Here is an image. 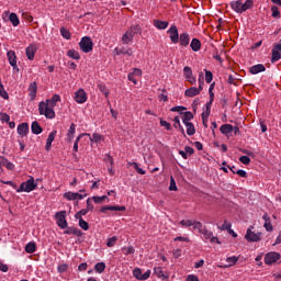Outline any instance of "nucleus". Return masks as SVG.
Masks as SVG:
<instances>
[{
    "instance_id": "4",
    "label": "nucleus",
    "mask_w": 281,
    "mask_h": 281,
    "mask_svg": "<svg viewBox=\"0 0 281 281\" xmlns=\"http://www.w3.org/2000/svg\"><path fill=\"white\" fill-rule=\"evenodd\" d=\"M79 47L83 54H89V52H93V41H91V37L85 36L79 42Z\"/></svg>"
},
{
    "instance_id": "26",
    "label": "nucleus",
    "mask_w": 281,
    "mask_h": 281,
    "mask_svg": "<svg viewBox=\"0 0 281 281\" xmlns=\"http://www.w3.org/2000/svg\"><path fill=\"white\" fill-rule=\"evenodd\" d=\"M200 93H201V92L199 91L198 88L191 87V88H189V89L186 90L184 95H186L187 98H194V95H199Z\"/></svg>"
},
{
    "instance_id": "1",
    "label": "nucleus",
    "mask_w": 281,
    "mask_h": 281,
    "mask_svg": "<svg viewBox=\"0 0 281 281\" xmlns=\"http://www.w3.org/2000/svg\"><path fill=\"white\" fill-rule=\"evenodd\" d=\"M57 102H60V95L58 94L53 95L52 99L46 100V102H41L38 104L40 115H45L48 120H54V117H56L54 108Z\"/></svg>"
},
{
    "instance_id": "6",
    "label": "nucleus",
    "mask_w": 281,
    "mask_h": 281,
    "mask_svg": "<svg viewBox=\"0 0 281 281\" xmlns=\"http://www.w3.org/2000/svg\"><path fill=\"white\" fill-rule=\"evenodd\" d=\"M58 227L67 229V211H60L55 214Z\"/></svg>"
},
{
    "instance_id": "15",
    "label": "nucleus",
    "mask_w": 281,
    "mask_h": 281,
    "mask_svg": "<svg viewBox=\"0 0 281 281\" xmlns=\"http://www.w3.org/2000/svg\"><path fill=\"white\" fill-rule=\"evenodd\" d=\"M183 76L186 80H188V82H190L191 85H196V77H194V75L192 74V68H190L189 66H186L183 68Z\"/></svg>"
},
{
    "instance_id": "61",
    "label": "nucleus",
    "mask_w": 281,
    "mask_h": 281,
    "mask_svg": "<svg viewBox=\"0 0 281 281\" xmlns=\"http://www.w3.org/2000/svg\"><path fill=\"white\" fill-rule=\"evenodd\" d=\"M124 56H133V48H122Z\"/></svg>"
},
{
    "instance_id": "3",
    "label": "nucleus",
    "mask_w": 281,
    "mask_h": 281,
    "mask_svg": "<svg viewBox=\"0 0 281 281\" xmlns=\"http://www.w3.org/2000/svg\"><path fill=\"white\" fill-rule=\"evenodd\" d=\"M139 25H132L128 31L125 32V34L122 36V43L123 45H128L130 43H133V38L135 37V34H139L140 32Z\"/></svg>"
},
{
    "instance_id": "22",
    "label": "nucleus",
    "mask_w": 281,
    "mask_h": 281,
    "mask_svg": "<svg viewBox=\"0 0 281 281\" xmlns=\"http://www.w3.org/2000/svg\"><path fill=\"white\" fill-rule=\"evenodd\" d=\"M266 67L262 64H258L255 66L250 67V74H252L254 76H256V74H262V71H266Z\"/></svg>"
},
{
    "instance_id": "27",
    "label": "nucleus",
    "mask_w": 281,
    "mask_h": 281,
    "mask_svg": "<svg viewBox=\"0 0 281 281\" xmlns=\"http://www.w3.org/2000/svg\"><path fill=\"white\" fill-rule=\"evenodd\" d=\"M76 136V124H70V127L67 133V142H74V137Z\"/></svg>"
},
{
    "instance_id": "63",
    "label": "nucleus",
    "mask_w": 281,
    "mask_h": 281,
    "mask_svg": "<svg viewBox=\"0 0 281 281\" xmlns=\"http://www.w3.org/2000/svg\"><path fill=\"white\" fill-rule=\"evenodd\" d=\"M0 120L1 122H10V115H8V113H1Z\"/></svg>"
},
{
    "instance_id": "31",
    "label": "nucleus",
    "mask_w": 281,
    "mask_h": 281,
    "mask_svg": "<svg viewBox=\"0 0 281 281\" xmlns=\"http://www.w3.org/2000/svg\"><path fill=\"white\" fill-rule=\"evenodd\" d=\"M9 21L12 23L13 27H18L19 23H21L16 13H10Z\"/></svg>"
},
{
    "instance_id": "58",
    "label": "nucleus",
    "mask_w": 281,
    "mask_h": 281,
    "mask_svg": "<svg viewBox=\"0 0 281 281\" xmlns=\"http://www.w3.org/2000/svg\"><path fill=\"white\" fill-rule=\"evenodd\" d=\"M131 74H133L135 78H142V69L134 68Z\"/></svg>"
},
{
    "instance_id": "11",
    "label": "nucleus",
    "mask_w": 281,
    "mask_h": 281,
    "mask_svg": "<svg viewBox=\"0 0 281 281\" xmlns=\"http://www.w3.org/2000/svg\"><path fill=\"white\" fill-rule=\"evenodd\" d=\"M261 236L262 233H254L251 228H248L245 238L246 240H248V243H258Z\"/></svg>"
},
{
    "instance_id": "37",
    "label": "nucleus",
    "mask_w": 281,
    "mask_h": 281,
    "mask_svg": "<svg viewBox=\"0 0 281 281\" xmlns=\"http://www.w3.org/2000/svg\"><path fill=\"white\" fill-rule=\"evenodd\" d=\"M193 117L194 115L192 114V112H184L182 117L183 124L190 123V120H192Z\"/></svg>"
},
{
    "instance_id": "52",
    "label": "nucleus",
    "mask_w": 281,
    "mask_h": 281,
    "mask_svg": "<svg viewBox=\"0 0 281 281\" xmlns=\"http://www.w3.org/2000/svg\"><path fill=\"white\" fill-rule=\"evenodd\" d=\"M88 212L89 211L87 209H82L75 215V218H82L83 216H87Z\"/></svg>"
},
{
    "instance_id": "40",
    "label": "nucleus",
    "mask_w": 281,
    "mask_h": 281,
    "mask_svg": "<svg viewBox=\"0 0 281 281\" xmlns=\"http://www.w3.org/2000/svg\"><path fill=\"white\" fill-rule=\"evenodd\" d=\"M218 229H221L222 232H225V229L227 232H233L232 224L227 223V221H224L223 225L218 226Z\"/></svg>"
},
{
    "instance_id": "38",
    "label": "nucleus",
    "mask_w": 281,
    "mask_h": 281,
    "mask_svg": "<svg viewBox=\"0 0 281 281\" xmlns=\"http://www.w3.org/2000/svg\"><path fill=\"white\" fill-rule=\"evenodd\" d=\"M0 97L3 98V100H8V98H10V95L8 94V91H5V88L1 82V79H0Z\"/></svg>"
},
{
    "instance_id": "57",
    "label": "nucleus",
    "mask_w": 281,
    "mask_h": 281,
    "mask_svg": "<svg viewBox=\"0 0 281 281\" xmlns=\"http://www.w3.org/2000/svg\"><path fill=\"white\" fill-rule=\"evenodd\" d=\"M98 88L101 91V93H103L105 95V98H109V91L106 90L105 86L99 85Z\"/></svg>"
},
{
    "instance_id": "33",
    "label": "nucleus",
    "mask_w": 281,
    "mask_h": 281,
    "mask_svg": "<svg viewBox=\"0 0 281 281\" xmlns=\"http://www.w3.org/2000/svg\"><path fill=\"white\" fill-rule=\"evenodd\" d=\"M67 56L69 58H72L74 60H80V53H78V50H76V49L68 50Z\"/></svg>"
},
{
    "instance_id": "34",
    "label": "nucleus",
    "mask_w": 281,
    "mask_h": 281,
    "mask_svg": "<svg viewBox=\"0 0 281 281\" xmlns=\"http://www.w3.org/2000/svg\"><path fill=\"white\" fill-rule=\"evenodd\" d=\"M105 269H106V265L104 262H98L94 266V270L97 271V273H104Z\"/></svg>"
},
{
    "instance_id": "18",
    "label": "nucleus",
    "mask_w": 281,
    "mask_h": 281,
    "mask_svg": "<svg viewBox=\"0 0 281 281\" xmlns=\"http://www.w3.org/2000/svg\"><path fill=\"white\" fill-rule=\"evenodd\" d=\"M88 139L91 142V144H100V142H104V136H102L100 133H93L92 136H88Z\"/></svg>"
},
{
    "instance_id": "55",
    "label": "nucleus",
    "mask_w": 281,
    "mask_h": 281,
    "mask_svg": "<svg viewBox=\"0 0 281 281\" xmlns=\"http://www.w3.org/2000/svg\"><path fill=\"white\" fill-rule=\"evenodd\" d=\"M160 126L166 127L167 131H172V125H170V123H168L167 121L160 119Z\"/></svg>"
},
{
    "instance_id": "9",
    "label": "nucleus",
    "mask_w": 281,
    "mask_h": 281,
    "mask_svg": "<svg viewBox=\"0 0 281 281\" xmlns=\"http://www.w3.org/2000/svg\"><path fill=\"white\" fill-rule=\"evenodd\" d=\"M280 258H281L280 252H276V251L268 252L265 256V263L273 265V262H278V260H280Z\"/></svg>"
},
{
    "instance_id": "59",
    "label": "nucleus",
    "mask_w": 281,
    "mask_h": 281,
    "mask_svg": "<svg viewBox=\"0 0 281 281\" xmlns=\"http://www.w3.org/2000/svg\"><path fill=\"white\" fill-rule=\"evenodd\" d=\"M91 199L92 198H88V200H87V207H86V210L88 212H93V203H91Z\"/></svg>"
},
{
    "instance_id": "29",
    "label": "nucleus",
    "mask_w": 281,
    "mask_h": 281,
    "mask_svg": "<svg viewBox=\"0 0 281 281\" xmlns=\"http://www.w3.org/2000/svg\"><path fill=\"white\" fill-rule=\"evenodd\" d=\"M154 25L157 30H166L169 25L168 21L155 20Z\"/></svg>"
},
{
    "instance_id": "50",
    "label": "nucleus",
    "mask_w": 281,
    "mask_h": 281,
    "mask_svg": "<svg viewBox=\"0 0 281 281\" xmlns=\"http://www.w3.org/2000/svg\"><path fill=\"white\" fill-rule=\"evenodd\" d=\"M239 161L244 164V166H249V164H251V159L248 156L239 157Z\"/></svg>"
},
{
    "instance_id": "56",
    "label": "nucleus",
    "mask_w": 281,
    "mask_h": 281,
    "mask_svg": "<svg viewBox=\"0 0 281 281\" xmlns=\"http://www.w3.org/2000/svg\"><path fill=\"white\" fill-rule=\"evenodd\" d=\"M271 12H272L273 19L280 18V11L278 10V7H272Z\"/></svg>"
},
{
    "instance_id": "19",
    "label": "nucleus",
    "mask_w": 281,
    "mask_h": 281,
    "mask_svg": "<svg viewBox=\"0 0 281 281\" xmlns=\"http://www.w3.org/2000/svg\"><path fill=\"white\" fill-rule=\"evenodd\" d=\"M38 90V87L36 86V81H33L30 83L29 87V95L31 100H36V91Z\"/></svg>"
},
{
    "instance_id": "14",
    "label": "nucleus",
    "mask_w": 281,
    "mask_h": 281,
    "mask_svg": "<svg viewBox=\"0 0 281 281\" xmlns=\"http://www.w3.org/2000/svg\"><path fill=\"white\" fill-rule=\"evenodd\" d=\"M36 52H38V45L37 44H30L25 48V54L29 60H34V56H36Z\"/></svg>"
},
{
    "instance_id": "28",
    "label": "nucleus",
    "mask_w": 281,
    "mask_h": 281,
    "mask_svg": "<svg viewBox=\"0 0 281 281\" xmlns=\"http://www.w3.org/2000/svg\"><path fill=\"white\" fill-rule=\"evenodd\" d=\"M31 131L34 133V135H41V133H43V127H41V124L35 121L31 125Z\"/></svg>"
},
{
    "instance_id": "2",
    "label": "nucleus",
    "mask_w": 281,
    "mask_h": 281,
    "mask_svg": "<svg viewBox=\"0 0 281 281\" xmlns=\"http://www.w3.org/2000/svg\"><path fill=\"white\" fill-rule=\"evenodd\" d=\"M231 8L237 14H243V12H247L250 8H254V0H246L245 3L236 0L231 2Z\"/></svg>"
},
{
    "instance_id": "17",
    "label": "nucleus",
    "mask_w": 281,
    "mask_h": 281,
    "mask_svg": "<svg viewBox=\"0 0 281 281\" xmlns=\"http://www.w3.org/2000/svg\"><path fill=\"white\" fill-rule=\"evenodd\" d=\"M8 61L13 67V69H16L19 71V66L16 65V53L14 50H9L7 53Z\"/></svg>"
},
{
    "instance_id": "39",
    "label": "nucleus",
    "mask_w": 281,
    "mask_h": 281,
    "mask_svg": "<svg viewBox=\"0 0 281 281\" xmlns=\"http://www.w3.org/2000/svg\"><path fill=\"white\" fill-rule=\"evenodd\" d=\"M25 251H26V254H34V251H36V244H34V243H29V244L25 246Z\"/></svg>"
},
{
    "instance_id": "45",
    "label": "nucleus",
    "mask_w": 281,
    "mask_h": 281,
    "mask_svg": "<svg viewBox=\"0 0 281 281\" xmlns=\"http://www.w3.org/2000/svg\"><path fill=\"white\" fill-rule=\"evenodd\" d=\"M122 251L125 256H131V254H135V248L133 246L122 248Z\"/></svg>"
},
{
    "instance_id": "48",
    "label": "nucleus",
    "mask_w": 281,
    "mask_h": 281,
    "mask_svg": "<svg viewBox=\"0 0 281 281\" xmlns=\"http://www.w3.org/2000/svg\"><path fill=\"white\" fill-rule=\"evenodd\" d=\"M213 78L214 76L212 75V71L205 70V82H207V85L212 82Z\"/></svg>"
},
{
    "instance_id": "46",
    "label": "nucleus",
    "mask_w": 281,
    "mask_h": 281,
    "mask_svg": "<svg viewBox=\"0 0 281 281\" xmlns=\"http://www.w3.org/2000/svg\"><path fill=\"white\" fill-rule=\"evenodd\" d=\"M281 54L278 49H272V63H277V60H280Z\"/></svg>"
},
{
    "instance_id": "13",
    "label": "nucleus",
    "mask_w": 281,
    "mask_h": 281,
    "mask_svg": "<svg viewBox=\"0 0 281 281\" xmlns=\"http://www.w3.org/2000/svg\"><path fill=\"white\" fill-rule=\"evenodd\" d=\"M74 99L77 102V104H85V102H87L88 100L87 92L85 91V89H79L77 92H75Z\"/></svg>"
},
{
    "instance_id": "24",
    "label": "nucleus",
    "mask_w": 281,
    "mask_h": 281,
    "mask_svg": "<svg viewBox=\"0 0 281 281\" xmlns=\"http://www.w3.org/2000/svg\"><path fill=\"white\" fill-rule=\"evenodd\" d=\"M56 134H57L56 131H53L49 133L48 138L46 140V146H45L46 150H52V143L54 142V139H56Z\"/></svg>"
},
{
    "instance_id": "44",
    "label": "nucleus",
    "mask_w": 281,
    "mask_h": 281,
    "mask_svg": "<svg viewBox=\"0 0 281 281\" xmlns=\"http://www.w3.org/2000/svg\"><path fill=\"white\" fill-rule=\"evenodd\" d=\"M77 220L79 221V227H81V229L87 232L89 229V223H87V221H85L83 218H77Z\"/></svg>"
},
{
    "instance_id": "47",
    "label": "nucleus",
    "mask_w": 281,
    "mask_h": 281,
    "mask_svg": "<svg viewBox=\"0 0 281 281\" xmlns=\"http://www.w3.org/2000/svg\"><path fill=\"white\" fill-rule=\"evenodd\" d=\"M169 190H170L171 192H177V182L175 181V178H173V177L170 178Z\"/></svg>"
},
{
    "instance_id": "32",
    "label": "nucleus",
    "mask_w": 281,
    "mask_h": 281,
    "mask_svg": "<svg viewBox=\"0 0 281 281\" xmlns=\"http://www.w3.org/2000/svg\"><path fill=\"white\" fill-rule=\"evenodd\" d=\"M190 47L193 52H199V49H201V41L193 38L190 44Z\"/></svg>"
},
{
    "instance_id": "12",
    "label": "nucleus",
    "mask_w": 281,
    "mask_h": 281,
    "mask_svg": "<svg viewBox=\"0 0 281 281\" xmlns=\"http://www.w3.org/2000/svg\"><path fill=\"white\" fill-rule=\"evenodd\" d=\"M200 234H202L203 238L205 240H210L211 243H220L217 237H214V234L203 227L198 229Z\"/></svg>"
},
{
    "instance_id": "10",
    "label": "nucleus",
    "mask_w": 281,
    "mask_h": 281,
    "mask_svg": "<svg viewBox=\"0 0 281 281\" xmlns=\"http://www.w3.org/2000/svg\"><path fill=\"white\" fill-rule=\"evenodd\" d=\"M167 33L169 34L171 43L177 45V43H179V30L177 29V25H171Z\"/></svg>"
},
{
    "instance_id": "7",
    "label": "nucleus",
    "mask_w": 281,
    "mask_h": 281,
    "mask_svg": "<svg viewBox=\"0 0 281 281\" xmlns=\"http://www.w3.org/2000/svg\"><path fill=\"white\" fill-rule=\"evenodd\" d=\"M86 196H87V193L81 194V193L71 192V191L64 193V199H66L67 201H82V199H86Z\"/></svg>"
},
{
    "instance_id": "53",
    "label": "nucleus",
    "mask_w": 281,
    "mask_h": 281,
    "mask_svg": "<svg viewBox=\"0 0 281 281\" xmlns=\"http://www.w3.org/2000/svg\"><path fill=\"white\" fill-rule=\"evenodd\" d=\"M132 166L136 170V172H138V175H146V171L139 168V165H137V162H133Z\"/></svg>"
},
{
    "instance_id": "43",
    "label": "nucleus",
    "mask_w": 281,
    "mask_h": 281,
    "mask_svg": "<svg viewBox=\"0 0 281 281\" xmlns=\"http://www.w3.org/2000/svg\"><path fill=\"white\" fill-rule=\"evenodd\" d=\"M92 201L94 203H104V201H109V198L106 195L102 196H92Z\"/></svg>"
},
{
    "instance_id": "51",
    "label": "nucleus",
    "mask_w": 281,
    "mask_h": 281,
    "mask_svg": "<svg viewBox=\"0 0 281 281\" xmlns=\"http://www.w3.org/2000/svg\"><path fill=\"white\" fill-rule=\"evenodd\" d=\"M173 126L175 128H180L181 131H183V127L181 126V120L179 119V116H176L173 119Z\"/></svg>"
},
{
    "instance_id": "16",
    "label": "nucleus",
    "mask_w": 281,
    "mask_h": 281,
    "mask_svg": "<svg viewBox=\"0 0 281 281\" xmlns=\"http://www.w3.org/2000/svg\"><path fill=\"white\" fill-rule=\"evenodd\" d=\"M133 276L134 278H136V280H148L150 278V270H147L144 273H142V269L136 268L133 271Z\"/></svg>"
},
{
    "instance_id": "64",
    "label": "nucleus",
    "mask_w": 281,
    "mask_h": 281,
    "mask_svg": "<svg viewBox=\"0 0 281 281\" xmlns=\"http://www.w3.org/2000/svg\"><path fill=\"white\" fill-rule=\"evenodd\" d=\"M187 281H199V278L196 276H194V274H189L187 277Z\"/></svg>"
},
{
    "instance_id": "60",
    "label": "nucleus",
    "mask_w": 281,
    "mask_h": 281,
    "mask_svg": "<svg viewBox=\"0 0 281 281\" xmlns=\"http://www.w3.org/2000/svg\"><path fill=\"white\" fill-rule=\"evenodd\" d=\"M68 268H69V267L67 266V263H63V265L58 266L57 269H58V272H59V273H65Z\"/></svg>"
},
{
    "instance_id": "41",
    "label": "nucleus",
    "mask_w": 281,
    "mask_h": 281,
    "mask_svg": "<svg viewBox=\"0 0 281 281\" xmlns=\"http://www.w3.org/2000/svg\"><path fill=\"white\" fill-rule=\"evenodd\" d=\"M115 243H117V236H113L106 239V247H115Z\"/></svg>"
},
{
    "instance_id": "62",
    "label": "nucleus",
    "mask_w": 281,
    "mask_h": 281,
    "mask_svg": "<svg viewBox=\"0 0 281 281\" xmlns=\"http://www.w3.org/2000/svg\"><path fill=\"white\" fill-rule=\"evenodd\" d=\"M263 227L267 232H273V225H271V222H265Z\"/></svg>"
},
{
    "instance_id": "8",
    "label": "nucleus",
    "mask_w": 281,
    "mask_h": 281,
    "mask_svg": "<svg viewBox=\"0 0 281 281\" xmlns=\"http://www.w3.org/2000/svg\"><path fill=\"white\" fill-rule=\"evenodd\" d=\"M181 227H193V229H201L203 227V224L199 221H192V220H182L180 221Z\"/></svg>"
},
{
    "instance_id": "5",
    "label": "nucleus",
    "mask_w": 281,
    "mask_h": 281,
    "mask_svg": "<svg viewBox=\"0 0 281 281\" xmlns=\"http://www.w3.org/2000/svg\"><path fill=\"white\" fill-rule=\"evenodd\" d=\"M38 184L34 182V178L29 179L25 182H22L16 192H34Z\"/></svg>"
},
{
    "instance_id": "25",
    "label": "nucleus",
    "mask_w": 281,
    "mask_h": 281,
    "mask_svg": "<svg viewBox=\"0 0 281 281\" xmlns=\"http://www.w3.org/2000/svg\"><path fill=\"white\" fill-rule=\"evenodd\" d=\"M222 135H228L229 133L234 132V125L232 124H224L220 127Z\"/></svg>"
},
{
    "instance_id": "23",
    "label": "nucleus",
    "mask_w": 281,
    "mask_h": 281,
    "mask_svg": "<svg viewBox=\"0 0 281 281\" xmlns=\"http://www.w3.org/2000/svg\"><path fill=\"white\" fill-rule=\"evenodd\" d=\"M0 166H4L8 170H14V164L10 162V160L3 156H0Z\"/></svg>"
},
{
    "instance_id": "42",
    "label": "nucleus",
    "mask_w": 281,
    "mask_h": 281,
    "mask_svg": "<svg viewBox=\"0 0 281 281\" xmlns=\"http://www.w3.org/2000/svg\"><path fill=\"white\" fill-rule=\"evenodd\" d=\"M154 273L158 277L161 278V280H166L168 278L167 276L164 274V270L161 268H155Z\"/></svg>"
},
{
    "instance_id": "30",
    "label": "nucleus",
    "mask_w": 281,
    "mask_h": 281,
    "mask_svg": "<svg viewBox=\"0 0 281 281\" xmlns=\"http://www.w3.org/2000/svg\"><path fill=\"white\" fill-rule=\"evenodd\" d=\"M226 266H220V267H224V269H227V267H234V265H236V262H238V257L233 256V257H228L226 258Z\"/></svg>"
},
{
    "instance_id": "54",
    "label": "nucleus",
    "mask_w": 281,
    "mask_h": 281,
    "mask_svg": "<svg viewBox=\"0 0 281 281\" xmlns=\"http://www.w3.org/2000/svg\"><path fill=\"white\" fill-rule=\"evenodd\" d=\"M60 34L66 38V41H69V38H71V33H69V31H67L66 29H61Z\"/></svg>"
},
{
    "instance_id": "21",
    "label": "nucleus",
    "mask_w": 281,
    "mask_h": 281,
    "mask_svg": "<svg viewBox=\"0 0 281 281\" xmlns=\"http://www.w3.org/2000/svg\"><path fill=\"white\" fill-rule=\"evenodd\" d=\"M182 47H188L190 45V35L188 33L180 34L179 41Z\"/></svg>"
},
{
    "instance_id": "36",
    "label": "nucleus",
    "mask_w": 281,
    "mask_h": 281,
    "mask_svg": "<svg viewBox=\"0 0 281 281\" xmlns=\"http://www.w3.org/2000/svg\"><path fill=\"white\" fill-rule=\"evenodd\" d=\"M187 126V135H194L196 133V130L194 128V124L192 123H184Z\"/></svg>"
},
{
    "instance_id": "35",
    "label": "nucleus",
    "mask_w": 281,
    "mask_h": 281,
    "mask_svg": "<svg viewBox=\"0 0 281 281\" xmlns=\"http://www.w3.org/2000/svg\"><path fill=\"white\" fill-rule=\"evenodd\" d=\"M110 212H126V206L108 205Z\"/></svg>"
},
{
    "instance_id": "20",
    "label": "nucleus",
    "mask_w": 281,
    "mask_h": 281,
    "mask_svg": "<svg viewBox=\"0 0 281 281\" xmlns=\"http://www.w3.org/2000/svg\"><path fill=\"white\" fill-rule=\"evenodd\" d=\"M18 133L21 135V137H25L27 133H30V125L27 123H22L18 126Z\"/></svg>"
},
{
    "instance_id": "49",
    "label": "nucleus",
    "mask_w": 281,
    "mask_h": 281,
    "mask_svg": "<svg viewBox=\"0 0 281 281\" xmlns=\"http://www.w3.org/2000/svg\"><path fill=\"white\" fill-rule=\"evenodd\" d=\"M171 111H172V113H183V111H187V108L178 105V106L171 108Z\"/></svg>"
}]
</instances>
